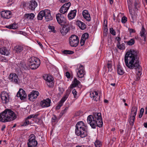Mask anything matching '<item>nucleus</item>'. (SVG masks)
Returning <instances> with one entry per match:
<instances>
[{"mask_svg": "<svg viewBox=\"0 0 147 147\" xmlns=\"http://www.w3.org/2000/svg\"><path fill=\"white\" fill-rule=\"evenodd\" d=\"M126 66L131 69H135L136 71L135 80L138 81L141 74L142 68L138 60V53L134 50H130L126 53L124 57Z\"/></svg>", "mask_w": 147, "mask_h": 147, "instance_id": "1", "label": "nucleus"}, {"mask_svg": "<svg viewBox=\"0 0 147 147\" xmlns=\"http://www.w3.org/2000/svg\"><path fill=\"white\" fill-rule=\"evenodd\" d=\"M87 120L88 123L94 129L95 128L96 126L101 127L103 125L100 113H94L92 115H89Z\"/></svg>", "mask_w": 147, "mask_h": 147, "instance_id": "2", "label": "nucleus"}, {"mask_svg": "<svg viewBox=\"0 0 147 147\" xmlns=\"http://www.w3.org/2000/svg\"><path fill=\"white\" fill-rule=\"evenodd\" d=\"M16 118L15 113L9 109H6L0 113V121L6 122L14 120Z\"/></svg>", "mask_w": 147, "mask_h": 147, "instance_id": "3", "label": "nucleus"}, {"mask_svg": "<svg viewBox=\"0 0 147 147\" xmlns=\"http://www.w3.org/2000/svg\"><path fill=\"white\" fill-rule=\"evenodd\" d=\"M75 133L82 138L87 136V129L83 121H79L77 123L76 125Z\"/></svg>", "mask_w": 147, "mask_h": 147, "instance_id": "4", "label": "nucleus"}, {"mask_svg": "<svg viewBox=\"0 0 147 147\" xmlns=\"http://www.w3.org/2000/svg\"><path fill=\"white\" fill-rule=\"evenodd\" d=\"M28 62L29 66L32 69H36L40 64L39 59L34 57H31L29 59Z\"/></svg>", "mask_w": 147, "mask_h": 147, "instance_id": "5", "label": "nucleus"}, {"mask_svg": "<svg viewBox=\"0 0 147 147\" xmlns=\"http://www.w3.org/2000/svg\"><path fill=\"white\" fill-rule=\"evenodd\" d=\"M79 40L78 37L75 35H72L69 38V43L71 47H76L79 43Z\"/></svg>", "mask_w": 147, "mask_h": 147, "instance_id": "6", "label": "nucleus"}, {"mask_svg": "<svg viewBox=\"0 0 147 147\" xmlns=\"http://www.w3.org/2000/svg\"><path fill=\"white\" fill-rule=\"evenodd\" d=\"M30 138L28 140V147H36L38 144L36 140L35 136L33 134H31L30 136Z\"/></svg>", "mask_w": 147, "mask_h": 147, "instance_id": "7", "label": "nucleus"}, {"mask_svg": "<svg viewBox=\"0 0 147 147\" xmlns=\"http://www.w3.org/2000/svg\"><path fill=\"white\" fill-rule=\"evenodd\" d=\"M77 72V74L78 77L82 78L85 74L84 66L81 65H80L79 67L76 69Z\"/></svg>", "mask_w": 147, "mask_h": 147, "instance_id": "8", "label": "nucleus"}, {"mask_svg": "<svg viewBox=\"0 0 147 147\" xmlns=\"http://www.w3.org/2000/svg\"><path fill=\"white\" fill-rule=\"evenodd\" d=\"M39 94V93L38 91L33 90L28 95V99L30 101H34L37 98Z\"/></svg>", "mask_w": 147, "mask_h": 147, "instance_id": "9", "label": "nucleus"}, {"mask_svg": "<svg viewBox=\"0 0 147 147\" xmlns=\"http://www.w3.org/2000/svg\"><path fill=\"white\" fill-rule=\"evenodd\" d=\"M1 97L3 103H6L9 102V97L7 93L4 92H2L1 94Z\"/></svg>", "mask_w": 147, "mask_h": 147, "instance_id": "10", "label": "nucleus"}, {"mask_svg": "<svg viewBox=\"0 0 147 147\" xmlns=\"http://www.w3.org/2000/svg\"><path fill=\"white\" fill-rule=\"evenodd\" d=\"M9 78V80L15 84H18V83L19 79L17 75L15 73L11 74Z\"/></svg>", "mask_w": 147, "mask_h": 147, "instance_id": "11", "label": "nucleus"}, {"mask_svg": "<svg viewBox=\"0 0 147 147\" xmlns=\"http://www.w3.org/2000/svg\"><path fill=\"white\" fill-rule=\"evenodd\" d=\"M69 92H67L65 96L62 98L59 101V104L56 107V109H59L63 105V103L66 100L69 96Z\"/></svg>", "mask_w": 147, "mask_h": 147, "instance_id": "12", "label": "nucleus"}, {"mask_svg": "<svg viewBox=\"0 0 147 147\" xmlns=\"http://www.w3.org/2000/svg\"><path fill=\"white\" fill-rule=\"evenodd\" d=\"M56 17L58 22L60 24L62 25L63 23L65 22V19L63 15L58 13L56 14Z\"/></svg>", "mask_w": 147, "mask_h": 147, "instance_id": "13", "label": "nucleus"}, {"mask_svg": "<svg viewBox=\"0 0 147 147\" xmlns=\"http://www.w3.org/2000/svg\"><path fill=\"white\" fill-rule=\"evenodd\" d=\"M51 100L49 98L44 99L40 102V105L42 108L47 107L50 106Z\"/></svg>", "mask_w": 147, "mask_h": 147, "instance_id": "14", "label": "nucleus"}, {"mask_svg": "<svg viewBox=\"0 0 147 147\" xmlns=\"http://www.w3.org/2000/svg\"><path fill=\"white\" fill-rule=\"evenodd\" d=\"M17 96L20 97L21 100H24L26 97V94L25 92L22 89H20L17 93Z\"/></svg>", "mask_w": 147, "mask_h": 147, "instance_id": "15", "label": "nucleus"}, {"mask_svg": "<svg viewBox=\"0 0 147 147\" xmlns=\"http://www.w3.org/2000/svg\"><path fill=\"white\" fill-rule=\"evenodd\" d=\"M44 17L46 20L48 22L51 20L53 19L52 17L51 16L50 11L48 9H45L44 10Z\"/></svg>", "mask_w": 147, "mask_h": 147, "instance_id": "16", "label": "nucleus"}, {"mask_svg": "<svg viewBox=\"0 0 147 147\" xmlns=\"http://www.w3.org/2000/svg\"><path fill=\"white\" fill-rule=\"evenodd\" d=\"M45 80L47 82V84L49 87H51L53 86L54 83L53 82V78L51 76H47L46 79Z\"/></svg>", "mask_w": 147, "mask_h": 147, "instance_id": "17", "label": "nucleus"}, {"mask_svg": "<svg viewBox=\"0 0 147 147\" xmlns=\"http://www.w3.org/2000/svg\"><path fill=\"white\" fill-rule=\"evenodd\" d=\"M1 15L4 18L9 19L11 16V13L9 11H3L1 12Z\"/></svg>", "mask_w": 147, "mask_h": 147, "instance_id": "18", "label": "nucleus"}, {"mask_svg": "<svg viewBox=\"0 0 147 147\" xmlns=\"http://www.w3.org/2000/svg\"><path fill=\"white\" fill-rule=\"evenodd\" d=\"M82 15L83 17L87 21L89 22L91 20L90 15L88 11L84 10L82 12Z\"/></svg>", "mask_w": 147, "mask_h": 147, "instance_id": "19", "label": "nucleus"}, {"mask_svg": "<svg viewBox=\"0 0 147 147\" xmlns=\"http://www.w3.org/2000/svg\"><path fill=\"white\" fill-rule=\"evenodd\" d=\"M37 6V3L34 0H32L29 3V7L32 10H34Z\"/></svg>", "mask_w": 147, "mask_h": 147, "instance_id": "20", "label": "nucleus"}, {"mask_svg": "<svg viewBox=\"0 0 147 147\" xmlns=\"http://www.w3.org/2000/svg\"><path fill=\"white\" fill-rule=\"evenodd\" d=\"M90 96L91 98H93L94 100L96 101L100 99V96L98 95V93L96 91L91 92Z\"/></svg>", "mask_w": 147, "mask_h": 147, "instance_id": "21", "label": "nucleus"}, {"mask_svg": "<svg viewBox=\"0 0 147 147\" xmlns=\"http://www.w3.org/2000/svg\"><path fill=\"white\" fill-rule=\"evenodd\" d=\"M76 9L71 11L68 15V18L70 20L73 19L76 15Z\"/></svg>", "mask_w": 147, "mask_h": 147, "instance_id": "22", "label": "nucleus"}, {"mask_svg": "<svg viewBox=\"0 0 147 147\" xmlns=\"http://www.w3.org/2000/svg\"><path fill=\"white\" fill-rule=\"evenodd\" d=\"M76 23L77 25L81 29L84 30L86 28V25L83 22L79 20H77Z\"/></svg>", "mask_w": 147, "mask_h": 147, "instance_id": "23", "label": "nucleus"}, {"mask_svg": "<svg viewBox=\"0 0 147 147\" xmlns=\"http://www.w3.org/2000/svg\"><path fill=\"white\" fill-rule=\"evenodd\" d=\"M25 19L28 20H32L34 17V13H26L25 15Z\"/></svg>", "mask_w": 147, "mask_h": 147, "instance_id": "24", "label": "nucleus"}, {"mask_svg": "<svg viewBox=\"0 0 147 147\" xmlns=\"http://www.w3.org/2000/svg\"><path fill=\"white\" fill-rule=\"evenodd\" d=\"M80 83V82L77 80L76 78L74 79V80L72 82V84L70 86V88H72L74 87H76Z\"/></svg>", "mask_w": 147, "mask_h": 147, "instance_id": "25", "label": "nucleus"}, {"mask_svg": "<svg viewBox=\"0 0 147 147\" xmlns=\"http://www.w3.org/2000/svg\"><path fill=\"white\" fill-rule=\"evenodd\" d=\"M117 71L118 74L120 75H123L124 73L123 69L120 65H117Z\"/></svg>", "mask_w": 147, "mask_h": 147, "instance_id": "26", "label": "nucleus"}, {"mask_svg": "<svg viewBox=\"0 0 147 147\" xmlns=\"http://www.w3.org/2000/svg\"><path fill=\"white\" fill-rule=\"evenodd\" d=\"M137 108L136 107H133L131 109V116H134L135 117L137 114Z\"/></svg>", "mask_w": 147, "mask_h": 147, "instance_id": "27", "label": "nucleus"}, {"mask_svg": "<svg viewBox=\"0 0 147 147\" xmlns=\"http://www.w3.org/2000/svg\"><path fill=\"white\" fill-rule=\"evenodd\" d=\"M14 50L17 53H20L23 51V48L21 46H16L14 47Z\"/></svg>", "mask_w": 147, "mask_h": 147, "instance_id": "28", "label": "nucleus"}, {"mask_svg": "<svg viewBox=\"0 0 147 147\" xmlns=\"http://www.w3.org/2000/svg\"><path fill=\"white\" fill-rule=\"evenodd\" d=\"M70 28L69 27L67 28L63 27L60 30V32L63 35H65L67 33L68 31L70 30Z\"/></svg>", "mask_w": 147, "mask_h": 147, "instance_id": "29", "label": "nucleus"}, {"mask_svg": "<svg viewBox=\"0 0 147 147\" xmlns=\"http://www.w3.org/2000/svg\"><path fill=\"white\" fill-rule=\"evenodd\" d=\"M5 27L8 28L15 29L17 28L18 26L16 23H13L9 25L6 26Z\"/></svg>", "mask_w": 147, "mask_h": 147, "instance_id": "30", "label": "nucleus"}, {"mask_svg": "<svg viewBox=\"0 0 147 147\" xmlns=\"http://www.w3.org/2000/svg\"><path fill=\"white\" fill-rule=\"evenodd\" d=\"M44 11H41L38 14L37 18L38 20H41L42 18L44 16Z\"/></svg>", "mask_w": 147, "mask_h": 147, "instance_id": "31", "label": "nucleus"}, {"mask_svg": "<svg viewBox=\"0 0 147 147\" xmlns=\"http://www.w3.org/2000/svg\"><path fill=\"white\" fill-rule=\"evenodd\" d=\"M0 53L2 55H7L8 53L6 48L5 47H3L0 49Z\"/></svg>", "mask_w": 147, "mask_h": 147, "instance_id": "32", "label": "nucleus"}, {"mask_svg": "<svg viewBox=\"0 0 147 147\" xmlns=\"http://www.w3.org/2000/svg\"><path fill=\"white\" fill-rule=\"evenodd\" d=\"M135 117L131 116L129 119V123L130 125L133 126L134 124Z\"/></svg>", "mask_w": 147, "mask_h": 147, "instance_id": "33", "label": "nucleus"}, {"mask_svg": "<svg viewBox=\"0 0 147 147\" xmlns=\"http://www.w3.org/2000/svg\"><path fill=\"white\" fill-rule=\"evenodd\" d=\"M31 121H30L29 120L27 119L26 118L25 119L23 124L22 125V126H26L29 125H30L32 124Z\"/></svg>", "mask_w": 147, "mask_h": 147, "instance_id": "34", "label": "nucleus"}, {"mask_svg": "<svg viewBox=\"0 0 147 147\" xmlns=\"http://www.w3.org/2000/svg\"><path fill=\"white\" fill-rule=\"evenodd\" d=\"M117 48L121 50H123L125 49V45L124 43L120 44H117Z\"/></svg>", "mask_w": 147, "mask_h": 147, "instance_id": "35", "label": "nucleus"}, {"mask_svg": "<svg viewBox=\"0 0 147 147\" xmlns=\"http://www.w3.org/2000/svg\"><path fill=\"white\" fill-rule=\"evenodd\" d=\"M70 5L71 3L70 2H68L64 4L62 7L64 8V9H67V11L69 9Z\"/></svg>", "mask_w": 147, "mask_h": 147, "instance_id": "36", "label": "nucleus"}, {"mask_svg": "<svg viewBox=\"0 0 147 147\" xmlns=\"http://www.w3.org/2000/svg\"><path fill=\"white\" fill-rule=\"evenodd\" d=\"M63 53L65 55H71L73 54L74 53V52L72 51L64 50L63 51Z\"/></svg>", "mask_w": 147, "mask_h": 147, "instance_id": "37", "label": "nucleus"}, {"mask_svg": "<svg viewBox=\"0 0 147 147\" xmlns=\"http://www.w3.org/2000/svg\"><path fill=\"white\" fill-rule=\"evenodd\" d=\"M135 42V40L133 38H131L129 40L126 42L127 45L130 46L133 45L134 44Z\"/></svg>", "mask_w": 147, "mask_h": 147, "instance_id": "38", "label": "nucleus"}, {"mask_svg": "<svg viewBox=\"0 0 147 147\" xmlns=\"http://www.w3.org/2000/svg\"><path fill=\"white\" fill-rule=\"evenodd\" d=\"M145 30L143 26L142 27L141 31L140 32V36L142 37L145 36Z\"/></svg>", "mask_w": 147, "mask_h": 147, "instance_id": "39", "label": "nucleus"}, {"mask_svg": "<svg viewBox=\"0 0 147 147\" xmlns=\"http://www.w3.org/2000/svg\"><path fill=\"white\" fill-rule=\"evenodd\" d=\"M38 114H36L35 115H34L33 114L32 115H31L28 116L27 118H26V119L28 120L29 119H30L32 118H36L38 116Z\"/></svg>", "mask_w": 147, "mask_h": 147, "instance_id": "40", "label": "nucleus"}, {"mask_svg": "<svg viewBox=\"0 0 147 147\" xmlns=\"http://www.w3.org/2000/svg\"><path fill=\"white\" fill-rule=\"evenodd\" d=\"M88 34L87 33H85L83 34L81 38L86 40L88 37Z\"/></svg>", "mask_w": 147, "mask_h": 147, "instance_id": "41", "label": "nucleus"}, {"mask_svg": "<svg viewBox=\"0 0 147 147\" xmlns=\"http://www.w3.org/2000/svg\"><path fill=\"white\" fill-rule=\"evenodd\" d=\"M94 145L96 147H100L101 145L100 142L98 140H96L95 142Z\"/></svg>", "mask_w": 147, "mask_h": 147, "instance_id": "42", "label": "nucleus"}, {"mask_svg": "<svg viewBox=\"0 0 147 147\" xmlns=\"http://www.w3.org/2000/svg\"><path fill=\"white\" fill-rule=\"evenodd\" d=\"M67 9H64V8L62 6L60 8V12L63 14H64L67 12Z\"/></svg>", "mask_w": 147, "mask_h": 147, "instance_id": "43", "label": "nucleus"}, {"mask_svg": "<svg viewBox=\"0 0 147 147\" xmlns=\"http://www.w3.org/2000/svg\"><path fill=\"white\" fill-rule=\"evenodd\" d=\"M132 0H127V4L129 10L130 11V8H131Z\"/></svg>", "mask_w": 147, "mask_h": 147, "instance_id": "44", "label": "nucleus"}, {"mask_svg": "<svg viewBox=\"0 0 147 147\" xmlns=\"http://www.w3.org/2000/svg\"><path fill=\"white\" fill-rule=\"evenodd\" d=\"M127 21V18L125 16H123L121 19V22L122 23H125Z\"/></svg>", "mask_w": 147, "mask_h": 147, "instance_id": "45", "label": "nucleus"}, {"mask_svg": "<svg viewBox=\"0 0 147 147\" xmlns=\"http://www.w3.org/2000/svg\"><path fill=\"white\" fill-rule=\"evenodd\" d=\"M110 31L111 33L113 35H115V32L113 28H110Z\"/></svg>", "mask_w": 147, "mask_h": 147, "instance_id": "46", "label": "nucleus"}, {"mask_svg": "<svg viewBox=\"0 0 147 147\" xmlns=\"http://www.w3.org/2000/svg\"><path fill=\"white\" fill-rule=\"evenodd\" d=\"M57 118L56 117L55 115H53V116L52 118V122H55L57 121Z\"/></svg>", "mask_w": 147, "mask_h": 147, "instance_id": "47", "label": "nucleus"}, {"mask_svg": "<svg viewBox=\"0 0 147 147\" xmlns=\"http://www.w3.org/2000/svg\"><path fill=\"white\" fill-rule=\"evenodd\" d=\"M49 29L51 30V32H53L54 33H55V28L54 26H49Z\"/></svg>", "mask_w": 147, "mask_h": 147, "instance_id": "48", "label": "nucleus"}, {"mask_svg": "<svg viewBox=\"0 0 147 147\" xmlns=\"http://www.w3.org/2000/svg\"><path fill=\"white\" fill-rule=\"evenodd\" d=\"M72 93L74 95V98L77 97V92L75 89L73 90L72 91Z\"/></svg>", "mask_w": 147, "mask_h": 147, "instance_id": "49", "label": "nucleus"}, {"mask_svg": "<svg viewBox=\"0 0 147 147\" xmlns=\"http://www.w3.org/2000/svg\"><path fill=\"white\" fill-rule=\"evenodd\" d=\"M85 40L84 39L81 38L80 41V44L81 46H82L84 44Z\"/></svg>", "mask_w": 147, "mask_h": 147, "instance_id": "50", "label": "nucleus"}, {"mask_svg": "<svg viewBox=\"0 0 147 147\" xmlns=\"http://www.w3.org/2000/svg\"><path fill=\"white\" fill-rule=\"evenodd\" d=\"M68 109V107H66L63 110H62L61 111V113L63 115L64 114L66 113Z\"/></svg>", "mask_w": 147, "mask_h": 147, "instance_id": "51", "label": "nucleus"}, {"mask_svg": "<svg viewBox=\"0 0 147 147\" xmlns=\"http://www.w3.org/2000/svg\"><path fill=\"white\" fill-rule=\"evenodd\" d=\"M112 67V65L110 63H108L107 64V67L109 69V70H110V69H111Z\"/></svg>", "mask_w": 147, "mask_h": 147, "instance_id": "52", "label": "nucleus"}, {"mask_svg": "<svg viewBox=\"0 0 147 147\" xmlns=\"http://www.w3.org/2000/svg\"><path fill=\"white\" fill-rule=\"evenodd\" d=\"M65 76L67 78H70V74L68 71H67L65 73Z\"/></svg>", "mask_w": 147, "mask_h": 147, "instance_id": "53", "label": "nucleus"}, {"mask_svg": "<svg viewBox=\"0 0 147 147\" xmlns=\"http://www.w3.org/2000/svg\"><path fill=\"white\" fill-rule=\"evenodd\" d=\"M116 39L117 40L118 42L117 44H119V43H120V41L121 40V39L120 37H117L116 38Z\"/></svg>", "mask_w": 147, "mask_h": 147, "instance_id": "54", "label": "nucleus"}, {"mask_svg": "<svg viewBox=\"0 0 147 147\" xmlns=\"http://www.w3.org/2000/svg\"><path fill=\"white\" fill-rule=\"evenodd\" d=\"M23 62H22V61H21L20 62V65H20V66L22 68H25V69L26 68V67H26V65H25V64H21Z\"/></svg>", "mask_w": 147, "mask_h": 147, "instance_id": "55", "label": "nucleus"}, {"mask_svg": "<svg viewBox=\"0 0 147 147\" xmlns=\"http://www.w3.org/2000/svg\"><path fill=\"white\" fill-rule=\"evenodd\" d=\"M129 32L130 33H134L136 32L132 28L129 29Z\"/></svg>", "mask_w": 147, "mask_h": 147, "instance_id": "56", "label": "nucleus"}, {"mask_svg": "<svg viewBox=\"0 0 147 147\" xmlns=\"http://www.w3.org/2000/svg\"><path fill=\"white\" fill-rule=\"evenodd\" d=\"M61 3H64L68 2L69 0H58Z\"/></svg>", "mask_w": 147, "mask_h": 147, "instance_id": "57", "label": "nucleus"}, {"mask_svg": "<svg viewBox=\"0 0 147 147\" xmlns=\"http://www.w3.org/2000/svg\"><path fill=\"white\" fill-rule=\"evenodd\" d=\"M107 21L106 20H104L103 26H107Z\"/></svg>", "mask_w": 147, "mask_h": 147, "instance_id": "58", "label": "nucleus"}, {"mask_svg": "<svg viewBox=\"0 0 147 147\" xmlns=\"http://www.w3.org/2000/svg\"><path fill=\"white\" fill-rule=\"evenodd\" d=\"M144 109L143 108H142L140 110V114H143V113H144Z\"/></svg>", "mask_w": 147, "mask_h": 147, "instance_id": "59", "label": "nucleus"}, {"mask_svg": "<svg viewBox=\"0 0 147 147\" xmlns=\"http://www.w3.org/2000/svg\"><path fill=\"white\" fill-rule=\"evenodd\" d=\"M103 28L104 30H105L106 32L107 31V26H103Z\"/></svg>", "mask_w": 147, "mask_h": 147, "instance_id": "60", "label": "nucleus"}, {"mask_svg": "<svg viewBox=\"0 0 147 147\" xmlns=\"http://www.w3.org/2000/svg\"><path fill=\"white\" fill-rule=\"evenodd\" d=\"M37 43H38V44L40 46V47L41 48H42L43 46H42V44L41 43L38 41H37Z\"/></svg>", "mask_w": 147, "mask_h": 147, "instance_id": "61", "label": "nucleus"}, {"mask_svg": "<svg viewBox=\"0 0 147 147\" xmlns=\"http://www.w3.org/2000/svg\"><path fill=\"white\" fill-rule=\"evenodd\" d=\"M5 128V125H3L1 128V130L2 131H3L4 129Z\"/></svg>", "mask_w": 147, "mask_h": 147, "instance_id": "62", "label": "nucleus"}, {"mask_svg": "<svg viewBox=\"0 0 147 147\" xmlns=\"http://www.w3.org/2000/svg\"><path fill=\"white\" fill-rule=\"evenodd\" d=\"M144 125L145 127H147V123H144Z\"/></svg>", "mask_w": 147, "mask_h": 147, "instance_id": "63", "label": "nucleus"}, {"mask_svg": "<svg viewBox=\"0 0 147 147\" xmlns=\"http://www.w3.org/2000/svg\"><path fill=\"white\" fill-rule=\"evenodd\" d=\"M143 115V114L140 113V115L139 116V118H141Z\"/></svg>", "mask_w": 147, "mask_h": 147, "instance_id": "64", "label": "nucleus"}]
</instances>
